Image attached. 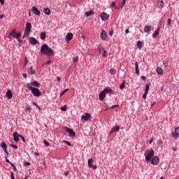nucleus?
I'll return each instance as SVG.
<instances>
[{
	"instance_id": "nucleus-62",
	"label": "nucleus",
	"mask_w": 179,
	"mask_h": 179,
	"mask_svg": "<svg viewBox=\"0 0 179 179\" xmlns=\"http://www.w3.org/2000/svg\"><path fill=\"white\" fill-rule=\"evenodd\" d=\"M103 50L102 47L99 46V50L100 52H101V50Z\"/></svg>"
},
{
	"instance_id": "nucleus-36",
	"label": "nucleus",
	"mask_w": 179,
	"mask_h": 179,
	"mask_svg": "<svg viewBox=\"0 0 179 179\" xmlns=\"http://www.w3.org/2000/svg\"><path fill=\"white\" fill-rule=\"evenodd\" d=\"M21 36H22V33L17 32L15 34V38L18 41L20 39L19 37H20Z\"/></svg>"
},
{
	"instance_id": "nucleus-27",
	"label": "nucleus",
	"mask_w": 179,
	"mask_h": 179,
	"mask_svg": "<svg viewBox=\"0 0 179 179\" xmlns=\"http://www.w3.org/2000/svg\"><path fill=\"white\" fill-rule=\"evenodd\" d=\"M157 73H158V75H163V69L160 67H157Z\"/></svg>"
},
{
	"instance_id": "nucleus-44",
	"label": "nucleus",
	"mask_w": 179,
	"mask_h": 179,
	"mask_svg": "<svg viewBox=\"0 0 179 179\" xmlns=\"http://www.w3.org/2000/svg\"><path fill=\"white\" fill-rule=\"evenodd\" d=\"M125 3H127V0H123L122 6H120V8H124V6H125Z\"/></svg>"
},
{
	"instance_id": "nucleus-10",
	"label": "nucleus",
	"mask_w": 179,
	"mask_h": 179,
	"mask_svg": "<svg viewBox=\"0 0 179 179\" xmlns=\"http://www.w3.org/2000/svg\"><path fill=\"white\" fill-rule=\"evenodd\" d=\"M20 136H22V134H19L17 131H15L13 133L14 142H19V138H20Z\"/></svg>"
},
{
	"instance_id": "nucleus-24",
	"label": "nucleus",
	"mask_w": 179,
	"mask_h": 179,
	"mask_svg": "<svg viewBox=\"0 0 179 179\" xmlns=\"http://www.w3.org/2000/svg\"><path fill=\"white\" fill-rule=\"evenodd\" d=\"M135 68H136V73L138 76H139V65L138 64V62L135 63Z\"/></svg>"
},
{
	"instance_id": "nucleus-63",
	"label": "nucleus",
	"mask_w": 179,
	"mask_h": 179,
	"mask_svg": "<svg viewBox=\"0 0 179 179\" xmlns=\"http://www.w3.org/2000/svg\"><path fill=\"white\" fill-rule=\"evenodd\" d=\"M27 64V57H25L24 59V65Z\"/></svg>"
},
{
	"instance_id": "nucleus-15",
	"label": "nucleus",
	"mask_w": 179,
	"mask_h": 179,
	"mask_svg": "<svg viewBox=\"0 0 179 179\" xmlns=\"http://www.w3.org/2000/svg\"><path fill=\"white\" fill-rule=\"evenodd\" d=\"M12 37H13V38H15L16 37V29H13V31H11L9 34H8V38H10V40H12Z\"/></svg>"
},
{
	"instance_id": "nucleus-61",
	"label": "nucleus",
	"mask_w": 179,
	"mask_h": 179,
	"mask_svg": "<svg viewBox=\"0 0 179 179\" xmlns=\"http://www.w3.org/2000/svg\"><path fill=\"white\" fill-rule=\"evenodd\" d=\"M69 174V172H68V171H66L64 173V176H66V177H68Z\"/></svg>"
},
{
	"instance_id": "nucleus-18",
	"label": "nucleus",
	"mask_w": 179,
	"mask_h": 179,
	"mask_svg": "<svg viewBox=\"0 0 179 179\" xmlns=\"http://www.w3.org/2000/svg\"><path fill=\"white\" fill-rule=\"evenodd\" d=\"M27 72L29 75H34V73H36V70L33 69V66H31L30 68L28 69Z\"/></svg>"
},
{
	"instance_id": "nucleus-60",
	"label": "nucleus",
	"mask_w": 179,
	"mask_h": 179,
	"mask_svg": "<svg viewBox=\"0 0 179 179\" xmlns=\"http://www.w3.org/2000/svg\"><path fill=\"white\" fill-rule=\"evenodd\" d=\"M0 3H1V5H4L5 0H0Z\"/></svg>"
},
{
	"instance_id": "nucleus-14",
	"label": "nucleus",
	"mask_w": 179,
	"mask_h": 179,
	"mask_svg": "<svg viewBox=\"0 0 179 179\" xmlns=\"http://www.w3.org/2000/svg\"><path fill=\"white\" fill-rule=\"evenodd\" d=\"M92 118V115L90 113H85L84 115L82 116V120H84V121H89Z\"/></svg>"
},
{
	"instance_id": "nucleus-31",
	"label": "nucleus",
	"mask_w": 179,
	"mask_h": 179,
	"mask_svg": "<svg viewBox=\"0 0 179 179\" xmlns=\"http://www.w3.org/2000/svg\"><path fill=\"white\" fill-rule=\"evenodd\" d=\"M120 90H124L125 89V80H122V83L120 85Z\"/></svg>"
},
{
	"instance_id": "nucleus-51",
	"label": "nucleus",
	"mask_w": 179,
	"mask_h": 179,
	"mask_svg": "<svg viewBox=\"0 0 179 179\" xmlns=\"http://www.w3.org/2000/svg\"><path fill=\"white\" fill-rule=\"evenodd\" d=\"M11 166L13 167L14 171H17V169L16 168V166H15L13 164H11Z\"/></svg>"
},
{
	"instance_id": "nucleus-22",
	"label": "nucleus",
	"mask_w": 179,
	"mask_h": 179,
	"mask_svg": "<svg viewBox=\"0 0 179 179\" xmlns=\"http://www.w3.org/2000/svg\"><path fill=\"white\" fill-rule=\"evenodd\" d=\"M94 12H93V10H90L85 13V16H86V17H89V16H92V15H94Z\"/></svg>"
},
{
	"instance_id": "nucleus-21",
	"label": "nucleus",
	"mask_w": 179,
	"mask_h": 179,
	"mask_svg": "<svg viewBox=\"0 0 179 179\" xmlns=\"http://www.w3.org/2000/svg\"><path fill=\"white\" fill-rule=\"evenodd\" d=\"M103 91L105 92V94L106 93H110V94L114 93V90H111V88H110L108 87H106Z\"/></svg>"
},
{
	"instance_id": "nucleus-25",
	"label": "nucleus",
	"mask_w": 179,
	"mask_h": 179,
	"mask_svg": "<svg viewBox=\"0 0 179 179\" xmlns=\"http://www.w3.org/2000/svg\"><path fill=\"white\" fill-rule=\"evenodd\" d=\"M45 37H47V34H45V32H41L40 34L41 40H45Z\"/></svg>"
},
{
	"instance_id": "nucleus-30",
	"label": "nucleus",
	"mask_w": 179,
	"mask_h": 179,
	"mask_svg": "<svg viewBox=\"0 0 179 179\" xmlns=\"http://www.w3.org/2000/svg\"><path fill=\"white\" fill-rule=\"evenodd\" d=\"M159 30H160V28H159L157 31H155L152 34V37H153V38H156V37H157V36H159Z\"/></svg>"
},
{
	"instance_id": "nucleus-37",
	"label": "nucleus",
	"mask_w": 179,
	"mask_h": 179,
	"mask_svg": "<svg viewBox=\"0 0 179 179\" xmlns=\"http://www.w3.org/2000/svg\"><path fill=\"white\" fill-rule=\"evenodd\" d=\"M163 65L165 66V68H167V66H169V61L168 60H164L163 61Z\"/></svg>"
},
{
	"instance_id": "nucleus-20",
	"label": "nucleus",
	"mask_w": 179,
	"mask_h": 179,
	"mask_svg": "<svg viewBox=\"0 0 179 179\" xmlns=\"http://www.w3.org/2000/svg\"><path fill=\"white\" fill-rule=\"evenodd\" d=\"M6 97L8 99H12V97L13 96V94H12V91L10 90H8L6 94Z\"/></svg>"
},
{
	"instance_id": "nucleus-42",
	"label": "nucleus",
	"mask_w": 179,
	"mask_h": 179,
	"mask_svg": "<svg viewBox=\"0 0 179 179\" xmlns=\"http://www.w3.org/2000/svg\"><path fill=\"white\" fill-rule=\"evenodd\" d=\"M5 159H6V163H9V164H10V166L13 164V163L10 162V161L8 160V156H6V157H5Z\"/></svg>"
},
{
	"instance_id": "nucleus-1",
	"label": "nucleus",
	"mask_w": 179,
	"mask_h": 179,
	"mask_svg": "<svg viewBox=\"0 0 179 179\" xmlns=\"http://www.w3.org/2000/svg\"><path fill=\"white\" fill-rule=\"evenodd\" d=\"M41 54H44L50 58L54 55V50L50 48L48 45L45 43L41 47Z\"/></svg>"
},
{
	"instance_id": "nucleus-4",
	"label": "nucleus",
	"mask_w": 179,
	"mask_h": 179,
	"mask_svg": "<svg viewBox=\"0 0 179 179\" xmlns=\"http://www.w3.org/2000/svg\"><path fill=\"white\" fill-rule=\"evenodd\" d=\"M28 89L31 90L32 94H34L35 97H40V96H41V92H40V90H38V88L30 87V85H28Z\"/></svg>"
},
{
	"instance_id": "nucleus-47",
	"label": "nucleus",
	"mask_w": 179,
	"mask_h": 179,
	"mask_svg": "<svg viewBox=\"0 0 179 179\" xmlns=\"http://www.w3.org/2000/svg\"><path fill=\"white\" fill-rule=\"evenodd\" d=\"M10 178H11V179H15V173H14L13 172H11V173H10Z\"/></svg>"
},
{
	"instance_id": "nucleus-5",
	"label": "nucleus",
	"mask_w": 179,
	"mask_h": 179,
	"mask_svg": "<svg viewBox=\"0 0 179 179\" xmlns=\"http://www.w3.org/2000/svg\"><path fill=\"white\" fill-rule=\"evenodd\" d=\"M64 129L68 132L69 136L71 138H75L76 136V133L73 131V129L69 128V127H64Z\"/></svg>"
},
{
	"instance_id": "nucleus-43",
	"label": "nucleus",
	"mask_w": 179,
	"mask_h": 179,
	"mask_svg": "<svg viewBox=\"0 0 179 179\" xmlns=\"http://www.w3.org/2000/svg\"><path fill=\"white\" fill-rule=\"evenodd\" d=\"M10 146H11V148H13L14 149H18L17 145H15V144H10Z\"/></svg>"
},
{
	"instance_id": "nucleus-32",
	"label": "nucleus",
	"mask_w": 179,
	"mask_h": 179,
	"mask_svg": "<svg viewBox=\"0 0 179 179\" xmlns=\"http://www.w3.org/2000/svg\"><path fill=\"white\" fill-rule=\"evenodd\" d=\"M136 45H137L138 48H139V50H141L142 48V41H138L136 43Z\"/></svg>"
},
{
	"instance_id": "nucleus-45",
	"label": "nucleus",
	"mask_w": 179,
	"mask_h": 179,
	"mask_svg": "<svg viewBox=\"0 0 179 179\" xmlns=\"http://www.w3.org/2000/svg\"><path fill=\"white\" fill-rule=\"evenodd\" d=\"M78 59H79V57L76 56V57L73 58V62H78Z\"/></svg>"
},
{
	"instance_id": "nucleus-55",
	"label": "nucleus",
	"mask_w": 179,
	"mask_h": 179,
	"mask_svg": "<svg viewBox=\"0 0 179 179\" xmlns=\"http://www.w3.org/2000/svg\"><path fill=\"white\" fill-rule=\"evenodd\" d=\"M155 104H156V102H155V101H150V106L152 107H153V106H155Z\"/></svg>"
},
{
	"instance_id": "nucleus-39",
	"label": "nucleus",
	"mask_w": 179,
	"mask_h": 179,
	"mask_svg": "<svg viewBox=\"0 0 179 179\" xmlns=\"http://www.w3.org/2000/svg\"><path fill=\"white\" fill-rule=\"evenodd\" d=\"M64 143H65V145H67V146H72V144H71V143L68 141H63Z\"/></svg>"
},
{
	"instance_id": "nucleus-29",
	"label": "nucleus",
	"mask_w": 179,
	"mask_h": 179,
	"mask_svg": "<svg viewBox=\"0 0 179 179\" xmlns=\"http://www.w3.org/2000/svg\"><path fill=\"white\" fill-rule=\"evenodd\" d=\"M44 13L45 15H51V10H50L48 8H45L44 9Z\"/></svg>"
},
{
	"instance_id": "nucleus-2",
	"label": "nucleus",
	"mask_w": 179,
	"mask_h": 179,
	"mask_svg": "<svg viewBox=\"0 0 179 179\" xmlns=\"http://www.w3.org/2000/svg\"><path fill=\"white\" fill-rule=\"evenodd\" d=\"M144 156L147 162H150L152 157H155V150L153 149L146 150L144 153Z\"/></svg>"
},
{
	"instance_id": "nucleus-13",
	"label": "nucleus",
	"mask_w": 179,
	"mask_h": 179,
	"mask_svg": "<svg viewBox=\"0 0 179 179\" xmlns=\"http://www.w3.org/2000/svg\"><path fill=\"white\" fill-rule=\"evenodd\" d=\"M0 146L4 150V152L6 153V156H8V150H6V149H8V145H6V143L3 141L1 143V145H0Z\"/></svg>"
},
{
	"instance_id": "nucleus-54",
	"label": "nucleus",
	"mask_w": 179,
	"mask_h": 179,
	"mask_svg": "<svg viewBox=\"0 0 179 179\" xmlns=\"http://www.w3.org/2000/svg\"><path fill=\"white\" fill-rule=\"evenodd\" d=\"M110 6H112V8H115L117 9V7H115V2L113 1Z\"/></svg>"
},
{
	"instance_id": "nucleus-23",
	"label": "nucleus",
	"mask_w": 179,
	"mask_h": 179,
	"mask_svg": "<svg viewBox=\"0 0 179 179\" xmlns=\"http://www.w3.org/2000/svg\"><path fill=\"white\" fill-rule=\"evenodd\" d=\"M150 30H152V27H150V25H146L144 27V31L145 33H149V31H150Z\"/></svg>"
},
{
	"instance_id": "nucleus-33",
	"label": "nucleus",
	"mask_w": 179,
	"mask_h": 179,
	"mask_svg": "<svg viewBox=\"0 0 179 179\" xmlns=\"http://www.w3.org/2000/svg\"><path fill=\"white\" fill-rule=\"evenodd\" d=\"M163 6H164V3L163 1H159L158 2V8H159V9H162V8H163Z\"/></svg>"
},
{
	"instance_id": "nucleus-46",
	"label": "nucleus",
	"mask_w": 179,
	"mask_h": 179,
	"mask_svg": "<svg viewBox=\"0 0 179 179\" xmlns=\"http://www.w3.org/2000/svg\"><path fill=\"white\" fill-rule=\"evenodd\" d=\"M20 138H21L22 142H24V143H26V138H24V136H23L21 135V136H20Z\"/></svg>"
},
{
	"instance_id": "nucleus-26",
	"label": "nucleus",
	"mask_w": 179,
	"mask_h": 179,
	"mask_svg": "<svg viewBox=\"0 0 179 179\" xmlns=\"http://www.w3.org/2000/svg\"><path fill=\"white\" fill-rule=\"evenodd\" d=\"M175 134H173V138H176V136H178L179 135V127H176L174 130Z\"/></svg>"
},
{
	"instance_id": "nucleus-57",
	"label": "nucleus",
	"mask_w": 179,
	"mask_h": 179,
	"mask_svg": "<svg viewBox=\"0 0 179 179\" xmlns=\"http://www.w3.org/2000/svg\"><path fill=\"white\" fill-rule=\"evenodd\" d=\"M141 79H142V80L146 81V78L145 77V76H141Z\"/></svg>"
},
{
	"instance_id": "nucleus-17",
	"label": "nucleus",
	"mask_w": 179,
	"mask_h": 179,
	"mask_svg": "<svg viewBox=\"0 0 179 179\" xmlns=\"http://www.w3.org/2000/svg\"><path fill=\"white\" fill-rule=\"evenodd\" d=\"M106 98V94L103 91H101L99 95V99L101 101H103L104 99Z\"/></svg>"
},
{
	"instance_id": "nucleus-16",
	"label": "nucleus",
	"mask_w": 179,
	"mask_h": 179,
	"mask_svg": "<svg viewBox=\"0 0 179 179\" xmlns=\"http://www.w3.org/2000/svg\"><path fill=\"white\" fill-rule=\"evenodd\" d=\"M101 40H107V34L106 33V31L105 30H102L101 32Z\"/></svg>"
},
{
	"instance_id": "nucleus-34",
	"label": "nucleus",
	"mask_w": 179,
	"mask_h": 179,
	"mask_svg": "<svg viewBox=\"0 0 179 179\" xmlns=\"http://www.w3.org/2000/svg\"><path fill=\"white\" fill-rule=\"evenodd\" d=\"M150 83H148V84L145 85V92L149 93V87H150Z\"/></svg>"
},
{
	"instance_id": "nucleus-53",
	"label": "nucleus",
	"mask_w": 179,
	"mask_h": 179,
	"mask_svg": "<svg viewBox=\"0 0 179 179\" xmlns=\"http://www.w3.org/2000/svg\"><path fill=\"white\" fill-rule=\"evenodd\" d=\"M171 23V18H169V19L167 20V25H168V26L170 25Z\"/></svg>"
},
{
	"instance_id": "nucleus-64",
	"label": "nucleus",
	"mask_w": 179,
	"mask_h": 179,
	"mask_svg": "<svg viewBox=\"0 0 179 179\" xmlns=\"http://www.w3.org/2000/svg\"><path fill=\"white\" fill-rule=\"evenodd\" d=\"M115 107H118V105H114V106H111V108H112V109H113V108H115Z\"/></svg>"
},
{
	"instance_id": "nucleus-41",
	"label": "nucleus",
	"mask_w": 179,
	"mask_h": 179,
	"mask_svg": "<svg viewBox=\"0 0 179 179\" xmlns=\"http://www.w3.org/2000/svg\"><path fill=\"white\" fill-rule=\"evenodd\" d=\"M17 41L19 42L20 47H22V45H23V41L21 39H18Z\"/></svg>"
},
{
	"instance_id": "nucleus-9",
	"label": "nucleus",
	"mask_w": 179,
	"mask_h": 179,
	"mask_svg": "<svg viewBox=\"0 0 179 179\" xmlns=\"http://www.w3.org/2000/svg\"><path fill=\"white\" fill-rule=\"evenodd\" d=\"M72 38H73V34H72V32H69L66 35V43H69V41H71L72 40Z\"/></svg>"
},
{
	"instance_id": "nucleus-12",
	"label": "nucleus",
	"mask_w": 179,
	"mask_h": 179,
	"mask_svg": "<svg viewBox=\"0 0 179 179\" xmlns=\"http://www.w3.org/2000/svg\"><path fill=\"white\" fill-rule=\"evenodd\" d=\"M108 17H110V15L107 14L106 12H103L101 13V20H107Z\"/></svg>"
},
{
	"instance_id": "nucleus-3",
	"label": "nucleus",
	"mask_w": 179,
	"mask_h": 179,
	"mask_svg": "<svg viewBox=\"0 0 179 179\" xmlns=\"http://www.w3.org/2000/svg\"><path fill=\"white\" fill-rule=\"evenodd\" d=\"M30 31H31V22H27L24 31L23 38L30 36Z\"/></svg>"
},
{
	"instance_id": "nucleus-6",
	"label": "nucleus",
	"mask_w": 179,
	"mask_h": 179,
	"mask_svg": "<svg viewBox=\"0 0 179 179\" xmlns=\"http://www.w3.org/2000/svg\"><path fill=\"white\" fill-rule=\"evenodd\" d=\"M29 85L30 87H32L31 86H34L35 87H40L41 84L40 83H38L37 81H32L31 83H27V87L29 89Z\"/></svg>"
},
{
	"instance_id": "nucleus-50",
	"label": "nucleus",
	"mask_w": 179,
	"mask_h": 179,
	"mask_svg": "<svg viewBox=\"0 0 179 179\" xmlns=\"http://www.w3.org/2000/svg\"><path fill=\"white\" fill-rule=\"evenodd\" d=\"M102 57H107V51L103 50V54H102Z\"/></svg>"
},
{
	"instance_id": "nucleus-28",
	"label": "nucleus",
	"mask_w": 179,
	"mask_h": 179,
	"mask_svg": "<svg viewBox=\"0 0 179 179\" xmlns=\"http://www.w3.org/2000/svg\"><path fill=\"white\" fill-rule=\"evenodd\" d=\"M92 163H93V158H91L88 160V166L90 167V169L93 168V165L92 164Z\"/></svg>"
},
{
	"instance_id": "nucleus-19",
	"label": "nucleus",
	"mask_w": 179,
	"mask_h": 179,
	"mask_svg": "<svg viewBox=\"0 0 179 179\" xmlns=\"http://www.w3.org/2000/svg\"><path fill=\"white\" fill-rule=\"evenodd\" d=\"M118 131H120V126H115L111 129L110 131V135H111V134H113V132H118Z\"/></svg>"
},
{
	"instance_id": "nucleus-59",
	"label": "nucleus",
	"mask_w": 179,
	"mask_h": 179,
	"mask_svg": "<svg viewBox=\"0 0 179 179\" xmlns=\"http://www.w3.org/2000/svg\"><path fill=\"white\" fill-rule=\"evenodd\" d=\"M113 34H114V31H109V36H113Z\"/></svg>"
},
{
	"instance_id": "nucleus-48",
	"label": "nucleus",
	"mask_w": 179,
	"mask_h": 179,
	"mask_svg": "<svg viewBox=\"0 0 179 179\" xmlns=\"http://www.w3.org/2000/svg\"><path fill=\"white\" fill-rule=\"evenodd\" d=\"M148 93H149V92H144V94H143V99H146V97L148 96Z\"/></svg>"
},
{
	"instance_id": "nucleus-7",
	"label": "nucleus",
	"mask_w": 179,
	"mask_h": 179,
	"mask_svg": "<svg viewBox=\"0 0 179 179\" xmlns=\"http://www.w3.org/2000/svg\"><path fill=\"white\" fill-rule=\"evenodd\" d=\"M29 44H31V45H36V44H38V41H37V39H36V38L34 37H30L28 40Z\"/></svg>"
},
{
	"instance_id": "nucleus-38",
	"label": "nucleus",
	"mask_w": 179,
	"mask_h": 179,
	"mask_svg": "<svg viewBox=\"0 0 179 179\" xmlns=\"http://www.w3.org/2000/svg\"><path fill=\"white\" fill-rule=\"evenodd\" d=\"M68 90H69V89H68V88L66 89V90H63V91L60 93V96H64V94H66V92H68Z\"/></svg>"
},
{
	"instance_id": "nucleus-58",
	"label": "nucleus",
	"mask_w": 179,
	"mask_h": 179,
	"mask_svg": "<svg viewBox=\"0 0 179 179\" xmlns=\"http://www.w3.org/2000/svg\"><path fill=\"white\" fill-rule=\"evenodd\" d=\"M51 62V60H48V62H46V63H44L43 64V66H44V65H48V64H50Z\"/></svg>"
},
{
	"instance_id": "nucleus-11",
	"label": "nucleus",
	"mask_w": 179,
	"mask_h": 179,
	"mask_svg": "<svg viewBox=\"0 0 179 179\" xmlns=\"http://www.w3.org/2000/svg\"><path fill=\"white\" fill-rule=\"evenodd\" d=\"M31 10L34 15H36V16H40V15H41V12H40L38 8L36 6H33Z\"/></svg>"
},
{
	"instance_id": "nucleus-8",
	"label": "nucleus",
	"mask_w": 179,
	"mask_h": 179,
	"mask_svg": "<svg viewBox=\"0 0 179 179\" xmlns=\"http://www.w3.org/2000/svg\"><path fill=\"white\" fill-rule=\"evenodd\" d=\"M159 157L155 156L151 160V164H152L153 166H157V164H159Z\"/></svg>"
},
{
	"instance_id": "nucleus-52",
	"label": "nucleus",
	"mask_w": 179,
	"mask_h": 179,
	"mask_svg": "<svg viewBox=\"0 0 179 179\" xmlns=\"http://www.w3.org/2000/svg\"><path fill=\"white\" fill-rule=\"evenodd\" d=\"M24 166H31V163L27 162L24 163Z\"/></svg>"
},
{
	"instance_id": "nucleus-56",
	"label": "nucleus",
	"mask_w": 179,
	"mask_h": 179,
	"mask_svg": "<svg viewBox=\"0 0 179 179\" xmlns=\"http://www.w3.org/2000/svg\"><path fill=\"white\" fill-rule=\"evenodd\" d=\"M30 110H31V108H30L29 106H27L26 107V111H30Z\"/></svg>"
},
{
	"instance_id": "nucleus-49",
	"label": "nucleus",
	"mask_w": 179,
	"mask_h": 179,
	"mask_svg": "<svg viewBox=\"0 0 179 179\" xmlns=\"http://www.w3.org/2000/svg\"><path fill=\"white\" fill-rule=\"evenodd\" d=\"M43 143H44V145H45L46 146H50V143H48V141H47L46 140H45V141H43Z\"/></svg>"
},
{
	"instance_id": "nucleus-40",
	"label": "nucleus",
	"mask_w": 179,
	"mask_h": 179,
	"mask_svg": "<svg viewBox=\"0 0 179 179\" xmlns=\"http://www.w3.org/2000/svg\"><path fill=\"white\" fill-rule=\"evenodd\" d=\"M60 110L62 111H66V105H64V106L61 107Z\"/></svg>"
},
{
	"instance_id": "nucleus-35",
	"label": "nucleus",
	"mask_w": 179,
	"mask_h": 179,
	"mask_svg": "<svg viewBox=\"0 0 179 179\" xmlns=\"http://www.w3.org/2000/svg\"><path fill=\"white\" fill-rule=\"evenodd\" d=\"M109 72H110V73H111L112 75H115V73H117V71H115V69H110L109 70Z\"/></svg>"
}]
</instances>
